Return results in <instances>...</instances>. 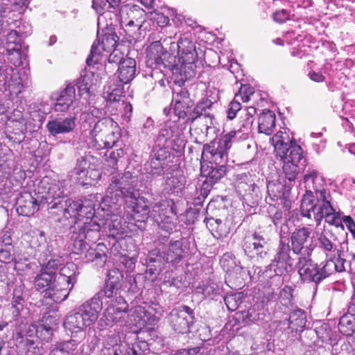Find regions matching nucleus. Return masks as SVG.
<instances>
[{
	"instance_id": "nucleus-1",
	"label": "nucleus",
	"mask_w": 355,
	"mask_h": 355,
	"mask_svg": "<svg viewBox=\"0 0 355 355\" xmlns=\"http://www.w3.org/2000/svg\"><path fill=\"white\" fill-rule=\"evenodd\" d=\"M138 177L134 173L125 171L112 177L111 182L106 191V195L103 198V207L107 208V205L117 211L119 205L128 203V199L132 202L137 196V186Z\"/></svg>"
},
{
	"instance_id": "nucleus-2",
	"label": "nucleus",
	"mask_w": 355,
	"mask_h": 355,
	"mask_svg": "<svg viewBox=\"0 0 355 355\" xmlns=\"http://www.w3.org/2000/svg\"><path fill=\"white\" fill-rule=\"evenodd\" d=\"M344 259L334 257L320 263V265L314 263L311 259L306 257H298V273L304 282H313L318 285L327 277L336 272L345 270Z\"/></svg>"
},
{
	"instance_id": "nucleus-3",
	"label": "nucleus",
	"mask_w": 355,
	"mask_h": 355,
	"mask_svg": "<svg viewBox=\"0 0 355 355\" xmlns=\"http://www.w3.org/2000/svg\"><path fill=\"white\" fill-rule=\"evenodd\" d=\"M79 205L77 210L76 219L74 225L70 227L71 239L73 241L71 250L75 254L82 253L86 247V243L81 238L83 234L86 235L87 230L85 229L90 222H98V216H96L95 205L90 200L75 201Z\"/></svg>"
},
{
	"instance_id": "nucleus-4",
	"label": "nucleus",
	"mask_w": 355,
	"mask_h": 355,
	"mask_svg": "<svg viewBox=\"0 0 355 355\" xmlns=\"http://www.w3.org/2000/svg\"><path fill=\"white\" fill-rule=\"evenodd\" d=\"M300 211L302 216L308 219H311L313 216L317 227L320 225L322 220L324 218L325 221L329 224L344 228L339 213L336 212L331 204V196L318 202H315L309 198L302 199Z\"/></svg>"
},
{
	"instance_id": "nucleus-5",
	"label": "nucleus",
	"mask_w": 355,
	"mask_h": 355,
	"mask_svg": "<svg viewBox=\"0 0 355 355\" xmlns=\"http://www.w3.org/2000/svg\"><path fill=\"white\" fill-rule=\"evenodd\" d=\"M121 205H119L117 211H112L113 209L107 206L108 209L103 207V201L99 204L98 214L103 218L98 219V222L88 223L85 229L87 230L86 235L81 234V238H87L89 242L97 240L100 236V230L102 227L107 229L112 235L121 227V215L122 214Z\"/></svg>"
},
{
	"instance_id": "nucleus-6",
	"label": "nucleus",
	"mask_w": 355,
	"mask_h": 355,
	"mask_svg": "<svg viewBox=\"0 0 355 355\" xmlns=\"http://www.w3.org/2000/svg\"><path fill=\"white\" fill-rule=\"evenodd\" d=\"M173 155L166 148L153 146L149 159L144 164V169L152 178H157L169 174L177 168L173 164Z\"/></svg>"
},
{
	"instance_id": "nucleus-7",
	"label": "nucleus",
	"mask_w": 355,
	"mask_h": 355,
	"mask_svg": "<svg viewBox=\"0 0 355 355\" xmlns=\"http://www.w3.org/2000/svg\"><path fill=\"white\" fill-rule=\"evenodd\" d=\"M188 241L185 239L171 241L168 247L157 248L151 250L147 258V263H178L188 253Z\"/></svg>"
},
{
	"instance_id": "nucleus-8",
	"label": "nucleus",
	"mask_w": 355,
	"mask_h": 355,
	"mask_svg": "<svg viewBox=\"0 0 355 355\" xmlns=\"http://www.w3.org/2000/svg\"><path fill=\"white\" fill-rule=\"evenodd\" d=\"M187 105L174 106L173 112L180 119L185 121L187 123H193L196 119L205 120V126L207 130L211 128L212 124L213 115L208 112V110L211 106V102L207 99L203 100L193 107Z\"/></svg>"
},
{
	"instance_id": "nucleus-9",
	"label": "nucleus",
	"mask_w": 355,
	"mask_h": 355,
	"mask_svg": "<svg viewBox=\"0 0 355 355\" xmlns=\"http://www.w3.org/2000/svg\"><path fill=\"white\" fill-rule=\"evenodd\" d=\"M107 303L108 305L98 321L97 327L100 330L105 329L123 321L128 309V304L121 296H117Z\"/></svg>"
},
{
	"instance_id": "nucleus-10",
	"label": "nucleus",
	"mask_w": 355,
	"mask_h": 355,
	"mask_svg": "<svg viewBox=\"0 0 355 355\" xmlns=\"http://www.w3.org/2000/svg\"><path fill=\"white\" fill-rule=\"evenodd\" d=\"M78 207L79 205L71 199L59 200L49 204L50 218L64 226L75 224Z\"/></svg>"
},
{
	"instance_id": "nucleus-11",
	"label": "nucleus",
	"mask_w": 355,
	"mask_h": 355,
	"mask_svg": "<svg viewBox=\"0 0 355 355\" xmlns=\"http://www.w3.org/2000/svg\"><path fill=\"white\" fill-rule=\"evenodd\" d=\"M151 217L159 228L168 234L172 233L176 227L177 216L173 203H156L152 208Z\"/></svg>"
},
{
	"instance_id": "nucleus-12",
	"label": "nucleus",
	"mask_w": 355,
	"mask_h": 355,
	"mask_svg": "<svg viewBox=\"0 0 355 355\" xmlns=\"http://www.w3.org/2000/svg\"><path fill=\"white\" fill-rule=\"evenodd\" d=\"M30 0H0V35L3 33L4 24H16L27 7Z\"/></svg>"
},
{
	"instance_id": "nucleus-13",
	"label": "nucleus",
	"mask_w": 355,
	"mask_h": 355,
	"mask_svg": "<svg viewBox=\"0 0 355 355\" xmlns=\"http://www.w3.org/2000/svg\"><path fill=\"white\" fill-rule=\"evenodd\" d=\"M295 259L291 255V247L288 243L280 241L276 254L269 265L270 270L276 275H285L293 270Z\"/></svg>"
},
{
	"instance_id": "nucleus-14",
	"label": "nucleus",
	"mask_w": 355,
	"mask_h": 355,
	"mask_svg": "<svg viewBox=\"0 0 355 355\" xmlns=\"http://www.w3.org/2000/svg\"><path fill=\"white\" fill-rule=\"evenodd\" d=\"M168 323L173 329L178 334L190 331V327L193 324L195 315L189 306L182 305L173 309L167 317Z\"/></svg>"
},
{
	"instance_id": "nucleus-15",
	"label": "nucleus",
	"mask_w": 355,
	"mask_h": 355,
	"mask_svg": "<svg viewBox=\"0 0 355 355\" xmlns=\"http://www.w3.org/2000/svg\"><path fill=\"white\" fill-rule=\"evenodd\" d=\"M278 157L283 162L282 169L286 178L289 182L294 181L304 166L301 163L304 158L301 146L295 144L288 153Z\"/></svg>"
},
{
	"instance_id": "nucleus-16",
	"label": "nucleus",
	"mask_w": 355,
	"mask_h": 355,
	"mask_svg": "<svg viewBox=\"0 0 355 355\" xmlns=\"http://www.w3.org/2000/svg\"><path fill=\"white\" fill-rule=\"evenodd\" d=\"M23 84L15 69L5 64L0 55V91L9 92L10 95H17L21 92Z\"/></svg>"
},
{
	"instance_id": "nucleus-17",
	"label": "nucleus",
	"mask_w": 355,
	"mask_h": 355,
	"mask_svg": "<svg viewBox=\"0 0 355 355\" xmlns=\"http://www.w3.org/2000/svg\"><path fill=\"white\" fill-rule=\"evenodd\" d=\"M155 146L171 148L179 151L184 146V140L181 137L180 130L174 123L166 124L162 128L155 140Z\"/></svg>"
},
{
	"instance_id": "nucleus-18",
	"label": "nucleus",
	"mask_w": 355,
	"mask_h": 355,
	"mask_svg": "<svg viewBox=\"0 0 355 355\" xmlns=\"http://www.w3.org/2000/svg\"><path fill=\"white\" fill-rule=\"evenodd\" d=\"M304 182L306 188V193L304 198L313 197V193H315L316 201L318 202L321 200H324L326 198H329L330 193L324 188L325 180L319 172L313 168H309L304 173Z\"/></svg>"
},
{
	"instance_id": "nucleus-19",
	"label": "nucleus",
	"mask_w": 355,
	"mask_h": 355,
	"mask_svg": "<svg viewBox=\"0 0 355 355\" xmlns=\"http://www.w3.org/2000/svg\"><path fill=\"white\" fill-rule=\"evenodd\" d=\"M242 246L245 254L250 259L259 261L268 257V241L257 232L245 236Z\"/></svg>"
},
{
	"instance_id": "nucleus-20",
	"label": "nucleus",
	"mask_w": 355,
	"mask_h": 355,
	"mask_svg": "<svg viewBox=\"0 0 355 355\" xmlns=\"http://www.w3.org/2000/svg\"><path fill=\"white\" fill-rule=\"evenodd\" d=\"M201 175L205 178L200 185L201 195L207 197L212 186L219 181L226 174L225 166L214 164L213 163H201Z\"/></svg>"
},
{
	"instance_id": "nucleus-21",
	"label": "nucleus",
	"mask_w": 355,
	"mask_h": 355,
	"mask_svg": "<svg viewBox=\"0 0 355 355\" xmlns=\"http://www.w3.org/2000/svg\"><path fill=\"white\" fill-rule=\"evenodd\" d=\"M119 37L113 33H105L102 37H98L93 44L91 52L87 58V64L90 66L99 60V57L103 52L110 53L115 49Z\"/></svg>"
},
{
	"instance_id": "nucleus-22",
	"label": "nucleus",
	"mask_w": 355,
	"mask_h": 355,
	"mask_svg": "<svg viewBox=\"0 0 355 355\" xmlns=\"http://www.w3.org/2000/svg\"><path fill=\"white\" fill-rule=\"evenodd\" d=\"M121 23L126 26H137L140 29L145 21L146 12L139 6L128 3L119 8Z\"/></svg>"
},
{
	"instance_id": "nucleus-23",
	"label": "nucleus",
	"mask_w": 355,
	"mask_h": 355,
	"mask_svg": "<svg viewBox=\"0 0 355 355\" xmlns=\"http://www.w3.org/2000/svg\"><path fill=\"white\" fill-rule=\"evenodd\" d=\"M128 209L125 212L127 213V218L128 223H135L138 227L137 223H143L146 222L149 217H151V211H150L148 205L143 199H138L135 196V200L132 202L128 199V203H125Z\"/></svg>"
},
{
	"instance_id": "nucleus-24",
	"label": "nucleus",
	"mask_w": 355,
	"mask_h": 355,
	"mask_svg": "<svg viewBox=\"0 0 355 355\" xmlns=\"http://www.w3.org/2000/svg\"><path fill=\"white\" fill-rule=\"evenodd\" d=\"M180 59L184 64H191V68L197 60V52L190 34H184L178 39L176 44Z\"/></svg>"
},
{
	"instance_id": "nucleus-25",
	"label": "nucleus",
	"mask_w": 355,
	"mask_h": 355,
	"mask_svg": "<svg viewBox=\"0 0 355 355\" xmlns=\"http://www.w3.org/2000/svg\"><path fill=\"white\" fill-rule=\"evenodd\" d=\"M76 121L75 116L56 118L49 121L46 127L49 134L55 137L73 132L76 125Z\"/></svg>"
},
{
	"instance_id": "nucleus-26",
	"label": "nucleus",
	"mask_w": 355,
	"mask_h": 355,
	"mask_svg": "<svg viewBox=\"0 0 355 355\" xmlns=\"http://www.w3.org/2000/svg\"><path fill=\"white\" fill-rule=\"evenodd\" d=\"M202 158L209 160L208 163L225 166L227 160V151L218 145L216 141H213L203 147Z\"/></svg>"
},
{
	"instance_id": "nucleus-27",
	"label": "nucleus",
	"mask_w": 355,
	"mask_h": 355,
	"mask_svg": "<svg viewBox=\"0 0 355 355\" xmlns=\"http://www.w3.org/2000/svg\"><path fill=\"white\" fill-rule=\"evenodd\" d=\"M102 309L103 302H101V299H98V297L94 296L80 306L78 311L84 319H85L89 326H91L97 321L99 313Z\"/></svg>"
},
{
	"instance_id": "nucleus-28",
	"label": "nucleus",
	"mask_w": 355,
	"mask_h": 355,
	"mask_svg": "<svg viewBox=\"0 0 355 355\" xmlns=\"http://www.w3.org/2000/svg\"><path fill=\"white\" fill-rule=\"evenodd\" d=\"M55 103L53 110L58 112H66L73 105L76 98V89L73 85L69 84L59 94H54L52 97Z\"/></svg>"
},
{
	"instance_id": "nucleus-29",
	"label": "nucleus",
	"mask_w": 355,
	"mask_h": 355,
	"mask_svg": "<svg viewBox=\"0 0 355 355\" xmlns=\"http://www.w3.org/2000/svg\"><path fill=\"white\" fill-rule=\"evenodd\" d=\"M39 207L37 200L29 192L21 193L16 200V211L21 216H33L39 210Z\"/></svg>"
},
{
	"instance_id": "nucleus-30",
	"label": "nucleus",
	"mask_w": 355,
	"mask_h": 355,
	"mask_svg": "<svg viewBox=\"0 0 355 355\" xmlns=\"http://www.w3.org/2000/svg\"><path fill=\"white\" fill-rule=\"evenodd\" d=\"M86 240L87 239H84V241L86 243L85 248L82 253H79L78 254L84 253V259L86 262L93 263L95 266L102 268L107 261V255L103 250L105 246L102 243H98L96 245V248L89 246V248H87L88 243Z\"/></svg>"
},
{
	"instance_id": "nucleus-31",
	"label": "nucleus",
	"mask_w": 355,
	"mask_h": 355,
	"mask_svg": "<svg viewBox=\"0 0 355 355\" xmlns=\"http://www.w3.org/2000/svg\"><path fill=\"white\" fill-rule=\"evenodd\" d=\"M164 191L166 193H178L182 191L186 182L185 177L180 173L178 168L164 175Z\"/></svg>"
},
{
	"instance_id": "nucleus-32",
	"label": "nucleus",
	"mask_w": 355,
	"mask_h": 355,
	"mask_svg": "<svg viewBox=\"0 0 355 355\" xmlns=\"http://www.w3.org/2000/svg\"><path fill=\"white\" fill-rule=\"evenodd\" d=\"M207 227L216 239L227 237L230 232V221L227 220L214 219L213 217H206L204 220Z\"/></svg>"
},
{
	"instance_id": "nucleus-33",
	"label": "nucleus",
	"mask_w": 355,
	"mask_h": 355,
	"mask_svg": "<svg viewBox=\"0 0 355 355\" xmlns=\"http://www.w3.org/2000/svg\"><path fill=\"white\" fill-rule=\"evenodd\" d=\"M312 232L313 229L309 225V227L297 228L292 233L291 242L293 254L298 255L302 252Z\"/></svg>"
},
{
	"instance_id": "nucleus-34",
	"label": "nucleus",
	"mask_w": 355,
	"mask_h": 355,
	"mask_svg": "<svg viewBox=\"0 0 355 355\" xmlns=\"http://www.w3.org/2000/svg\"><path fill=\"white\" fill-rule=\"evenodd\" d=\"M123 85L119 80L113 77L110 78L107 85L104 87L103 98L110 102H119L123 96Z\"/></svg>"
},
{
	"instance_id": "nucleus-35",
	"label": "nucleus",
	"mask_w": 355,
	"mask_h": 355,
	"mask_svg": "<svg viewBox=\"0 0 355 355\" xmlns=\"http://www.w3.org/2000/svg\"><path fill=\"white\" fill-rule=\"evenodd\" d=\"M136 74V61L131 58H126L120 64L117 71V78L119 82L128 84L132 81Z\"/></svg>"
},
{
	"instance_id": "nucleus-36",
	"label": "nucleus",
	"mask_w": 355,
	"mask_h": 355,
	"mask_svg": "<svg viewBox=\"0 0 355 355\" xmlns=\"http://www.w3.org/2000/svg\"><path fill=\"white\" fill-rule=\"evenodd\" d=\"M127 343H122L117 334L108 335L102 349L103 355H123L126 351Z\"/></svg>"
},
{
	"instance_id": "nucleus-37",
	"label": "nucleus",
	"mask_w": 355,
	"mask_h": 355,
	"mask_svg": "<svg viewBox=\"0 0 355 355\" xmlns=\"http://www.w3.org/2000/svg\"><path fill=\"white\" fill-rule=\"evenodd\" d=\"M64 327L66 330L71 333H77L82 331L85 328L89 326L78 310L76 312H71L67 315Z\"/></svg>"
},
{
	"instance_id": "nucleus-38",
	"label": "nucleus",
	"mask_w": 355,
	"mask_h": 355,
	"mask_svg": "<svg viewBox=\"0 0 355 355\" xmlns=\"http://www.w3.org/2000/svg\"><path fill=\"white\" fill-rule=\"evenodd\" d=\"M272 144L275 148L276 155L280 156L288 153L293 146L296 144L291 141L286 132H277L271 139Z\"/></svg>"
},
{
	"instance_id": "nucleus-39",
	"label": "nucleus",
	"mask_w": 355,
	"mask_h": 355,
	"mask_svg": "<svg viewBox=\"0 0 355 355\" xmlns=\"http://www.w3.org/2000/svg\"><path fill=\"white\" fill-rule=\"evenodd\" d=\"M227 274L225 282L227 285L232 288L237 289L244 285V280L249 272H247L241 266H235L232 270L227 268Z\"/></svg>"
},
{
	"instance_id": "nucleus-40",
	"label": "nucleus",
	"mask_w": 355,
	"mask_h": 355,
	"mask_svg": "<svg viewBox=\"0 0 355 355\" xmlns=\"http://www.w3.org/2000/svg\"><path fill=\"white\" fill-rule=\"evenodd\" d=\"M95 158L90 155H85L77 159L76 166L72 171V175H77L78 179L86 177L89 171H95L93 164Z\"/></svg>"
},
{
	"instance_id": "nucleus-41",
	"label": "nucleus",
	"mask_w": 355,
	"mask_h": 355,
	"mask_svg": "<svg viewBox=\"0 0 355 355\" xmlns=\"http://www.w3.org/2000/svg\"><path fill=\"white\" fill-rule=\"evenodd\" d=\"M275 114L269 110H263L258 119V130L259 133L270 135L275 126Z\"/></svg>"
},
{
	"instance_id": "nucleus-42",
	"label": "nucleus",
	"mask_w": 355,
	"mask_h": 355,
	"mask_svg": "<svg viewBox=\"0 0 355 355\" xmlns=\"http://www.w3.org/2000/svg\"><path fill=\"white\" fill-rule=\"evenodd\" d=\"M257 113V109L254 107L250 106L247 107L241 116V126L237 132H240V135L243 139H246L248 135L251 132L253 122L254 121V115Z\"/></svg>"
},
{
	"instance_id": "nucleus-43",
	"label": "nucleus",
	"mask_w": 355,
	"mask_h": 355,
	"mask_svg": "<svg viewBox=\"0 0 355 355\" xmlns=\"http://www.w3.org/2000/svg\"><path fill=\"white\" fill-rule=\"evenodd\" d=\"M69 292V288L60 287L58 282L55 280L46 290L44 291V298L59 303L67 298Z\"/></svg>"
},
{
	"instance_id": "nucleus-44",
	"label": "nucleus",
	"mask_w": 355,
	"mask_h": 355,
	"mask_svg": "<svg viewBox=\"0 0 355 355\" xmlns=\"http://www.w3.org/2000/svg\"><path fill=\"white\" fill-rule=\"evenodd\" d=\"M306 313L300 309L293 310L287 321L288 327L292 332L302 331L306 326Z\"/></svg>"
},
{
	"instance_id": "nucleus-45",
	"label": "nucleus",
	"mask_w": 355,
	"mask_h": 355,
	"mask_svg": "<svg viewBox=\"0 0 355 355\" xmlns=\"http://www.w3.org/2000/svg\"><path fill=\"white\" fill-rule=\"evenodd\" d=\"M120 137L119 128L112 126L104 136L97 139L96 146L98 148H112L116 145Z\"/></svg>"
},
{
	"instance_id": "nucleus-46",
	"label": "nucleus",
	"mask_w": 355,
	"mask_h": 355,
	"mask_svg": "<svg viewBox=\"0 0 355 355\" xmlns=\"http://www.w3.org/2000/svg\"><path fill=\"white\" fill-rule=\"evenodd\" d=\"M112 126L116 128V123L110 117H105L98 120L91 132V136L94 141L97 143V139H100L101 137L104 136L105 133L108 132Z\"/></svg>"
},
{
	"instance_id": "nucleus-47",
	"label": "nucleus",
	"mask_w": 355,
	"mask_h": 355,
	"mask_svg": "<svg viewBox=\"0 0 355 355\" xmlns=\"http://www.w3.org/2000/svg\"><path fill=\"white\" fill-rule=\"evenodd\" d=\"M77 345L75 340L57 342L52 346L49 355H74Z\"/></svg>"
},
{
	"instance_id": "nucleus-48",
	"label": "nucleus",
	"mask_w": 355,
	"mask_h": 355,
	"mask_svg": "<svg viewBox=\"0 0 355 355\" xmlns=\"http://www.w3.org/2000/svg\"><path fill=\"white\" fill-rule=\"evenodd\" d=\"M64 182L54 181L51 183L46 193V198L51 200L49 204L58 202L59 200L67 199L64 193Z\"/></svg>"
},
{
	"instance_id": "nucleus-49",
	"label": "nucleus",
	"mask_w": 355,
	"mask_h": 355,
	"mask_svg": "<svg viewBox=\"0 0 355 355\" xmlns=\"http://www.w3.org/2000/svg\"><path fill=\"white\" fill-rule=\"evenodd\" d=\"M259 304H254L248 310L241 312V319L245 324H250L263 319L264 313L261 311Z\"/></svg>"
},
{
	"instance_id": "nucleus-50",
	"label": "nucleus",
	"mask_w": 355,
	"mask_h": 355,
	"mask_svg": "<svg viewBox=\"0 0 355 355\" xmlns=\"http://www.w3.org/2000/svg\"><path fill=\"white\" fill-rule=\"evenodd\" d=\"M123 155V150L121 148L116 149V151H111L107 157L104 163L105 173L113 175L118 168V158Z\"/></svg>"
},
{
	"instance_id": "nucleus-51",
	"label": "nucleus",
	"mask_w": 355,
	"mask_h": 355,
	"mask_svg": "<svg viewBox=\"0 0 355 355\" xmlns=\"http://www.w3.org/2000/svg\"><path fill=\"white\" fill-rule=\"evenodd\" d=\"M268 194L272 200H284L286 197V187L279 182H269L267 184Z\"/></svg>"
},
{
	"instance_id": "nucleus-52",
	"label": "nucleus",
	"mask_w": 355,
	"mask_h": 355,
	"mask_svg": "<svg viewBox=\"0 0 355 355\" xmlns=\"http://www.w3.org/2000/svg\"><path fill=\"white\" fill-rule=\"evenodd\" d=\"M30 246L36 249L38 252H41L44 247L47 248L49 251V246L46 244L45 233L40 230H33L31 232V239L29 241Z\"/></svg>"
},
{
	"instance_id": "nucleus-53",
	"label": "nucleus",
	"mask_w": 355,
	"mask_h": 355,
	"mask_svg": "<svg viewBox=\"0 0 355 355\" xmlns=\"http://www.w3.org/2000/svg\"><path fill=\"white\" fill-rule=\"evenodd\" d=\"M56 278L51 273H47L40 270V272L36 275L34 279V286L36 290H46L55 281Z\"/></svg>"
},
{
	"instance_id": "nucleus-54",
	"label": "nucleus",
	"mask_w": 355,
	"mask_h": 355,
	"mask_svg": "<svg viewBox=\"0 0 355 355\" xmlns=\"http://www.w3.org/2000/svg\"><path fill=\"white\" fill-rule=\"evenodd\" d=\"M254 184V182L250 180V175L246 173H242L238 175L235 188L239 196H243Z\"/></svg>"
},
{
	"instance_id": "nucleus-55",
	"label": "nucleus",
	"mask_w": 355,
	"mask_h": 355,
	"mask_svg": "<svg viewBox=\"0 0 355 355\" xmlns=\"http://www.w3.org/2000/svg\"><path fill=\"white\" fill-rule=\"evenodd\" d=\"M19 28H20L19 26L15 25ZM31 28H29V29L26 31H24L22 33L21 30L19 29V31L16 30H11L7 35L6 37V47H10L13 49L19 48L21 47V34H26V35L31 34Z\"/></svg>"
},
{
	"instance_id": "nucleus-56",
	"label": "nucleus",
	"mask_w": 355,
	"mask_h": 355,
	"mask_svg": "<svg viewBox=\"0 0 355 355\" xmlns=\"http://www.w3.org/2000/svg\"><path fill=\"white\" fill-rule=\"evenodd\" d=\"M338 327L341 334L351 336L355 331V318L351 315H343L339 320Z\"/></svg>"
},
{
	"instance_id": "nucleus-57",
	"label": "nucleus",
	"mask_w": 355,
	"mask_h": 355,
	"mask_svg": "<svg viewBox=\"0 0 355 355\" xmlns=\"http://www.w3.org/2000/svg\"><path fill=\"white\" fill-rule=\"evenodd\" d=\"M172 103L174 106L187 105L193 106V101L191 99L189 92L184 88H180L179 91L174 92Z\"/></svg>"
},
{
	"instance_id": "nucleus-58",
	"label": "nucleus",
	"mask_w": 355,
	"mask_h": 355,
	"mask_svg": "<svg viewBox=\"0 0 355 355\" xmlns=\"http://www.w3.org/2000/svg\"><path fill=\"white\" fill-rule=\"evenodd\" d=\"M197 291L198 293H202L205 297L214 299L220 295V287L217 283L210 281L202 286H198Z\"/></svg>"
},
{
	"instance_id": "nucleus-59",
	"label": "nucleus",
	"mask_w": 355,
	"mask_h": 355,
	"mask_svg": "<svg viewBox=\"0 0 355 355\" xmlns=\"http://www.w3.org/2000/svg\"><path fill=\"white\" fill-rule=\"evenodd\" d=\"M269 218L276 226H280L286 221V214L275 205H270L267 210Z\"/></svg>"
},
{
	"instance_id": "nucleus-60",
	"label": "nucleus",
	"mask_w": 355,
	"mask_h": 355,
	"mask_svg": "<svg viewBox=\"0 0 355 355\" xmlns=\"http://www.w3.org/2000/svg\"><path fill=\"white\" fill-rule=\"evenodd\" d=\"M240 139H243V137L240 135V132L230 131L223 135L216 143L218 145H220L221 148L227 151V150L231 148L232 144L239 141Z\"/></svg>"
},
{
	"instance_id": "nucleus-61",
	"label": "nucleus",
	"mask_w": 355,
	"mask_h": 355,
	"mask_svg": "<svg viewBox=\"0 0 355 355\" xmlns=\"http://www.w3.org/2000/svg\"><path fill=\"white\" fill-rule=\"evenodd\" d=\"M29 336H32L33 334L38 338H42L44 340H49L52 335V328L46 327L44 324H40L36 326L35 324H31L29 326Z\"/></svg>"
},
{
	"instance_id": "nucleus-62",
	"label": "nucleus",
	"mask_w": 355,
	"mask_h": 355,
	"mask_svg": "<svg viewBox=\"0 0 355 355\" xmlns=\"http://www.w3.org/2000/svg\"><path fill=\"white\" fill-rule=\"evenodd\" d=\"M122 279L123 275L119 270L117 268H112L107 272L105 284H109L110 287L112 286L120 289L121 287Z\"/></svg>"
},
{
	"instance_id": "nucleus-63",
	"label": "nucleus",
	"mask_w": 355,
	"mask_h": 355,
	"mask_svg": "<svg viewBox=\"0 0 355 355\" xmlns=\"http://www.w3.org/2000/svg\"><path fill=\"white\" fill-rule=\"evenodd\" d=\"M154 59L157 66L162 65L164 68L171 69L175 65V57L166 51L162 55L155 56Z\"/></svg>"
},
{
	"instance_id": "nucleus-64",
	"label": "nucleus",
	"mask_w": 355,
	"mask_h": 355,
	"mask_svg": "<svg viewBox=\"0 0 355 355\" xmlns=\"http://www.w3.org/2000/svg\"><path fill=\"white\" fill-rule=\"evenodd\" d=\"M148 350V345L146 341H138L131 346L127 344L126 351L123 355H143Z\"/></svg>"
}]
</instances>
